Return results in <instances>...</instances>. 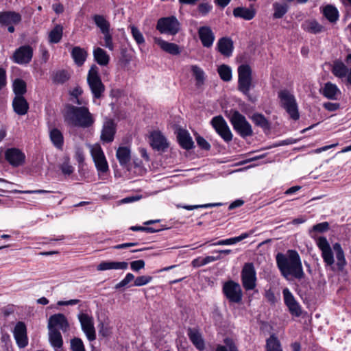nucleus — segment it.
I'll use <instances>...</instances> for the list:
<instances>
[{"instance_id": "nucleus-1", "label": "nucleus", "mask_w": 351, "mask_h": 351, "mask_svg": "<svg viewBox=\"0 0 351 351\" xmlns=\"http://www.w3.org/2000/svg\"><path fill=\"white\" fill-rule=\"evenodd\" d=\"M276 260L280 274L285 279L301 280L304 278L301 259L296 250H289L285 254L278 253Z\"/></svg>"}, {"instance_id": "nucleus-2", "label": "nucleus", "mask_w": 351, "mask_h": 351, "mask_svg": "<svg viewBox=\"0 0 351 351\" xmlns=\"http://www.w3.org/2000/svg\"><path fill=\"white\" fill-rule=\"evenodd\" d=\"M64 121L70 126L87 128L94 123V119L85 106L67 104L64 114Z\"/></svg>"}, {"instance_id": "nucleus-3", "label": "nucleus", "mask_w": 351, "mask_h": 351, "mask_svg": "<svg viewBox=\"0 0 351 351\" xmlns=\"http://www.w3.org/2000/svg\"><path fill=\"white\" fill-rule=\"evenodd\" d=\"M280 106L285 110L289 117L297 121L300 118L298 106L295 96L288 90H281L278 93Z\"/></svg>"}, {"instance_id": "nucleus-4", "label": "nucleus", "mask_w": 351, "mask_h": 351, "mask_svg": "<svg viewBox=\"0 0 351 351\" xmlns=\"http://www.w3.org/2000/svg\"><path fill=\"white\" fill-rule=\"evenodd\" d=\"M86 80L93 99L101 98L106 88L101 81L99 68L95 64L90 66L87 74Z\"/></svg>"}, {"instance_id": "nucleus-5", "label": "nucleus", "mask_w": 351, "mask_h": 351, "mask_svg": "<svg viewBox=\"0 0 351 351\" xmlns=\"http://www.w3.org/2000/svg\"><path fill=\"white\" fill-rule=\"evenodd\" d=\"M238 90L249 99L250 90L254 87L252 84V70L250 65L242 64L238 66Z\"/></svg>"}, {"instance_id": "nucleus-6", "label": "nucleus", "mask_w": 351, "mask_h": 351, "mask_svg": "<svg viewBox=\"0 0 351 351\" xmlns=\"http://www.w3.org/2000/svg\"><path fill=\"white\" fill-rule=\"evenodd\" d=\"M230 121L232 125L233 129L243 138L252 135V130L251 125L246 120L245 116L239 111L234 110Z\"/></svg>"}, {"instance_id": "nucleus-7", "label": "nucleus", "mask_w": 351, "mask_h": 351, "mask_svg": "<svg viewBox=\"0 0 351 351\" xmlns=\"http://www.w3.org/2000/svg\"><path fill=\"white\" fill-rule=\"evenodd\" d=\"M180 23L175 16L162 17L158 20L156 29L161 34L171 36L177 34L180 30Z\"/></svg>"}, {"instance_id": "nucleus-8", "label": "nucleus", "mask_w": 351, "mask_h": 351, "mask_svg": "<svg viewBox=\"0 0 351 351\" xmlns=\"http://www.w3.org/2000/svg\"><path fill=\"white\" fill-rule=\"evenodd\" d=\"M222 292L230 303L239 304L242 300L243 293L240 285L232 280L225 282Z\"/></svg>"}, {"instance_id": "nucleus-9", "label": "nucleus", "mask_w": 351, "mask_h": 351, "mask_svg": "<svg viewBox=\"0 0 351 351\" xmlns=\"http://www.w3.org/2000/svg\"><path fill=\"white\" fill-rule=\"evenodd\" d=\"M90 154L99 176L109 171L108 163L104 152L99 144L91 147Z\"/></svg>"}, {"instance_id": "nucleus-10", "label": "nucleus", "mask_w": 351, "mask_h": 351, "mask_svg": "<svg viewBox=\"0 0 351 351\" xmlns=\"http://www.w3.org/2000/svg\"><path fill=\"white\" fill-rule=\"evenodd\" d=\"M210 123L216 132L226 143H229L232 139V134L223 117L221 115L214 117Z\"/></svg>"}, {"instance_id": "nucleus-11", "label": "nucleus", "mask_w": 351, "mask_h": 351, "mask_svg": "<svg viewBox=\"0 0 351 351\" xmlns=\"http://www.w3.org/2000/svg\"><path fill=\"white\" fill-rule=\"evenodd\" d=\"M256 271L252 263H245L241 271V280L244 289L252 290L256 286Z\"/></svg>"}, {"instance_id": "nucleus-12", "label": "nucleus", "mask_w": 351, "mask_h": 351, "mask_svg": "<svg viewBox=\"0 0 351 351\" xmlns=\"http://www.w3.org/2000/svg\"><path fill=\"white\" fill-rule=\"evenodd\" d=\"M33 57V49L30 45H22L14 52L12 60L19 64H27L29 63Z\"/></svg>"}, {"instance_id": "nucleus-13", "label": "nucleus", "mask_w": 351, "mask_h": 351, "mask_svg": "<svg viewBox=\"0 0 351 351\" xmlns=\"http://www.w3.org/2000/svg\"><path fill=\"white\" fill-rule=\"evenodd\" d=\"M6 161L13 167H19L25 162V155L19 149L12 147L8 148L5 152Z\"/></svg>"}, {"instance_id": "nucleus-14", "label": "nucleus", "mask_w": 351, "mask_h": 351, "mask_svg": "<svg viewBox=\"0 0 351 351\" xmlns=\"http://www.w3.org/2000/svg\"><path fill=\"white\" fill-rule=\"evenodd\" d=\"M82 330L85 333L87 339L90 341H94L96 339V333L94 327L93 318L86 313H81L78 315Z\"/></svg>"}, {"instance_id": "nucleus-15", "label": "nucleus", "mask_w": 351, "mask_h": 351, "mask_svg": "<svg viewBox=\"0 0 351 351\" xmlns=\"http://www.w3.org/2000/svg\"><path fill=\"white\" fill-rule=\"evenodd\" d=\"M284 302L287 306L289 313L295 317H300L302 314L301 307L295 300L293 293L286 287L282 290Z\"/></svg>"}, {"instance_id": "nucleus-16", "label": "nucleus", "mask_w": 351, "mask_h": 351, "mask_svg": "<svg viewBox=\"0 0 351 351\" xmlns=\"http://www.w3.org/2000/svg\"><path fill=\"white\" fill-rule=\"evenodd\" d=\"M62 330L63 332H66L69 328V324L66 316L62 313H57L50 316L48 320V329Z\"/></svg>"}, {"instance_id": "nucleus-17", "label": "nucleus", "mask_w": 351, "mask_h": 351, "mask_svg": "<svg viewBox=\"0 0 351 351\" xmlns=\"http://www.w3.org/2000/svg\"><path fill=\"white\" fill-rule=\"evenodd\" d=\"M13 333L16 344L20 348H23L27 346V329L23 322H19L16 323Z\"/></svg>"}, {"instance_id": "nucleus-18", "label": "nucleus", "mask_w": 351, "mask_h": 351, "mask_svg": "<svg viewBox=\"0 0 351 351\" xmlns=\"http://www.w3.org/2000/svg\"><path fill=\"white\" fill-rule=\"evenodd\" d=\"M198 36L204 47H210L215 40V34L209 26H202L198 29Z\"/></svg>"}, {"instance_id": "nucleus-19", "label": "nucleus", "mask_w": 351, "mask_h": 351, "mask_svg": "<svg viewBox=\"0 0 351 351\" xmlns=\"http://www.w3.org/2000/svg\"><path fill=\"white\" fill-rule=\"evenodd\" d=\"M22 16L20 13L14 11L0 12L1 26L8 25H18L21 23Z\"/></svg>"}, {"instance_id": "nucleus-20", "label": "nucleus", "mask_w": 351, "mask_h": 351, "mask_svg": "<svg viewBox=\"0 0 351 351\" xmlns=\"http://www.w3.org/2000/svg\"><path fill=\"white\" fill-rule=\"evenodd\" d=\"M176 137L182 149L190 150L194 147V142L186 130L178 128L176 131Z\"/></svg>"}, {"instance_id": "nucleus-21", "label": "nucleus", "mask_w": 351, "mask_h": 351, "mask_svg": "<svg viewBox=\"0 0 351 351\" xmlns=\"http://www.w3.org/2000/svg\"><path fill=\"white\" fill-rule=\"evenodd\" d=\"M151 146L157 151L165 152L169 147V143L160 132L155 131L151 135Z\"/></svg>"}, {"instance_id": "nucleus-22", "label": "nucleus", "mask_w": 351, "mask_h": 351, "mask_svg": "<svg viewBox=\"0 0 351 351\" xmlns=\"http://www.w3.org/2000/svg\"><path fill=\"white\" fill-rule=\"evenodd\" d=\"M116 133V125L111 119L106 121L103 125L101 133V140L104 143H109L114 141Z\"/></svg>"}, {"instance_id": "nucleus-23", "label": "nucleus", "mask_w": 351, "mask_h": 351, "mask_svg": "<svg viewBox=\"0 0 351 351\" xmlns=\"http://www.w3.org/2000/svg\"><path fill=\"white\" fill-rule=\"evenodd\" d=\"M217 47L221 54L230 57L232 56L234 49L233 41L229 37H222L219 39Z\"/></svg>"}, {"instance_id": "nucleus-24", "label": "nucleus", "mask_w": 351, "mask_h": 351, "mask_svg": "<svg viewBox=\"0 0 351 351\" xmlns=\"http://www.w3.org/2000/svg\"><path fill=\"white\" fill-rule=\"evenodd\" d=\"M155 43L165 52L177 56L181 53L180 47L173 43H169L160 38H155Z\"/></svg>"}, {"instance_id": "nucleus-25", "label": "nucleus", "mask_w": 351, "mask_h": 351, "mask_svg": "<svg viewBox=\"0 0 351 351\" xmlns=\"http://www.w3.org/2000/svg\"><path fill=\"white\" fill-rule=\"evenodd\" d=\"M12 107L16 114L22 116L27 113L29 104L24 97H14L12 101Z\"/></svg>"}, {"instance_id": "nucleus-26", "label": "nucleus", "mask_w": 351, "mask_h": 351, "mask_svg": "<svg viewBox=\"0 0 351 351\" xmlns=\"http://www.w3.org/2000/svg\"><path fill=\"white\" fill-rule=\"evenodd\" d=\"M187 335L195 347L202 351L205 348L204 341L202 337L201 334L197 329L189 328L187 330Z\"/></svg>"}, {"instance_id": "nucleus-27", "label": "nucleus", "mask_w": 351, "mask_h": 351, "mask_svg": "<svg viewBox=\"0 0 351 351\" xmlns=\"http://www.w3.org/2000/svg\"><path fill=\"white\" fill-rule=\"evenodd\" d=\"M233 15L247 21L252 19L256 15V10L251 5L250 8L237 7L233 10Z\"/></svg>"}, {"instance_id": "nucleus-28", "label": "nucleus", "mask_w": 351, "mask_h": 351, "mask_svg": "<svg viewBox=\"0 0 351 351\" xmlns=\"http://www.w3.org/2000/svg\"><path fill=\"white\" fill-rule=\"evenodd\" d=\"M128 263L125 261H102L97 267L98 271H105L109 269H126Z\"/></svg>"}, {"instance_id": "nucleus-29", "label": "nucleus", "mask_w": 351, "mask_h": 351, "mask_svg": "<svg viewBox=\"0 0 351 351\" xmlns=\"http://www.w3.org/2000/svg\"><path fill=\"white\" fill-rule=\"evenodd\" d=\"M71 56L76 65L78 66H82L86 58H87V51L78 46H75L73 47L71 51Z\"/></svg>"}, {"instance_id": "nucleus-30", "label": "nucleus", "mask_w": 351, "mask_h": 351, "mask_svg": "<svg viewBox=\"0 0 351 351\" xmlns=\"http://www.w3.org/2000/svg\"><path fill=\"white\" fill-rule=\"evenodd\" d=\"M302 28L306 32L317 34L323 32L326 28L316 20H308L302 25Z\"/></svg>"}, {"instance_id": "nucleus-31", "label": "nucleus", "mask_w": 351, "mask_h": 351, "mask_svg": "<svg viewBox=\"0 0 351 351\" xmlns=\"http://www.w3.org/2000/svg\"><path fill=\"white\" fill-rule=\"evenodd\" d=\"M130 149L127 147H119L116 153V156L121 167H126L131 159Z\"/></svg>"}, {"instance_id": "nucleus-32", "label": "nucleus", "mask_w": 351, "mask_h": 351, "mask_svg": "<svg viewBox=\"0 0 351 351\" xmlns=\"http://www.w3.org/2000/svg\"><path fill=\"white\" fill-rule=\"evenodd\" d=\"M93 57L95 61L100 66H106L110 62L109 55L100 47H97L93 50Z\"/></svg>"}, {"instance_id": "nucleus-33", "label": "nucleus", "mask_w": 351, "mask_h": 351, "mask_svg": "<svg viewBox=\"0 0 351 351\" xmlns=\"http://www.w3.org/2000/svg\"><path fill=\"white\" fill-rule=\"evenodd\" d=\"M92 19L95 25L99 29L101 33L110 30V23L106 17L101 14H94Z\"/></svg>"}, {"instance_id": "nucleus-34", "label": "nucleus", "mask_w": 351, "mask_h": 351, "mask_svg": "<svg viewBox=\"0 0 351 351\" xmlns=\"http://www.w3.org/2000/svg\"><path fill=\"white\" fill-rule=\"evenodd\" d=\"M49 137L54 147L62 150L64 145V136L62 132L58 128H53L49 132Z\"/></svg>"}, {"instance_id": "nucleus-35", "label": "nucleus", "mask_w": 351, "mask_h": 351, "mask_svg": "<svg viewBox=\"0 0 351 351\" xmlns=\"http://www.w3.org/2000/svg\"><path fill=\"white\" fill-rule=\"evenodd\" d=\"M71 77L68 71L65 69L54 71L51 74V80L55 84H63Z\"/></svg>"}, {"instance_id": "nucleus-36", "label": "nucleus", "mask_w": 351, "mask_h": 351, "mask_svg": "<svg viewBox=\"0 0 351 351\" xmlns=\"http://www.w3.org/2000/svg\"><path fill=\"white\" fill-rule=\"evenodd\" d=\"M321 93L327 99H336L337 95L340 93V91L337 85L331 82H327L324 84Z\"/></svg>"}, {"instance_id": "nucleus-37", "label": "nucleus", "mask_w": 351, "mask_h": 351, "mask_svg": "<svg viewBox=\"0 0 351 351\" xmlns=\"http://www.w3.org/2000/svg\"><path fill=\"white\" fill-rule=\"evenodd\" d=\"M49 340L53 348H61L62 347V337L58 329L49 330Z\"/></svg>"}, {"instance_id": "nucleus-38", "label": "nucleus", "mask_w": 351, "mask_h": 351, "mask_svg": "<svg viewBox=\"0 0 351 351\" xmlns=\"http://www.w3.org/2000/svg\"><path fill=\"white\" fill-rule=\"evenodd\" d=\"M333 249L336 252L337 266L338 269L339 271H343L345 265H346L343 250L339 243H336L333 245Z\"/></svg>"}, {"instance_id": "nucleus-39", "label": "nucleus", "mask_w": 351, "mask_h": 351, "mask_svg": "<svg viewBox=\"0 0 351 351\" xmlns=\"http://www.w3.org/2000/svg\"><path fill=\"white\" fill-rule=\"evenodd\" d=\"M323 15L330 23H336L339 19V12L337 9L332 5H327L323 8Z\"/></svg>"}, {"instance_id": "nucleus-40", "label": "nucleus", "mask_w": 351, "mask_h": 351, "mask_svg": "<svg viewBox=\"0 0 351 351\" xmlns=\"http://www.w3.org/2000/svg\"><path fill=\"white\" fill-rule=\"evenodd\" d=\"M266 351H283L281 343L276 335L272 334L266 340Z\"/></svg>"}, {"instance_id": "nucleus-41", "label": "nucleus", "mask_w": 351, "mask_h": 351, "mask_svg": "<svg viewBox=\"0 0 351 351\" xmlns=\"http://www.w3.org/2000/svg\"><path fill=\"white\" fill-rule=\"evenodd\" d=\"M62 34L63 27L60 24L56 25L49 34V42L58 43L62 38Z\"/></svg>"}, {"instance_id": "nucleus-42", "label": "nucleus", "mask_w": 351, "mask_h": 351, "mask_svg": "<svg viewBox=\"0 0 351 351\" xmlns=\"http://www.w3.org/2000/svg\"><path fill=\"white\" fill-rule=\"evenodd\" d=\"M12 86L15 97H23V95L27 92L26 82L21 78L14 80Z\"/></svg>"}, {"instance_id": "nucleus-43", "label": "nucleus", "mask_w": 351, "mask_h": 351, "mask_svg": "<svg viewBox=\"0 0 351 351\" xmlns=\"http://www.w3.org/2000/svg\"><path fill=\"white\" fill-rule=\"evenodd\" d=\"M191 70L193 73V75L195 79V85L197 87H200L204 84L206 79L205 73L200 67L197 65H192Z\"/></svg>"}, {"instance_id": "nucleus-44", "label": "nucleus", "mask_w": 351, "mask_h": 351, "mask_svg": "<svg viewBox=\"0 0 351 351\" xmlns=\"http://www.w3.org/2000/svg\"><path fill=\"white\" fill-rule=\"evenodd\" d=\"M220 78L224 82H230L232 77V69L227 64H221L217 68Z\"/></svg>"}, {"instance_id": "nucleus-45", "label": "nucleus", "mask_w": 351, "mask_h": 351, "mask_svg": "<svg viewBox=\"0 0 351 351\" xmlns=\"http://www.w3.org/2000/svg\"><path fill=\"white\" fill-rule=\"evenodd\" d=\"M332 73L335 76L343 78L347 76L348 69L343 62H335L332 69Z\"/></svg>"}, {"instance_id": "nucleus-46", "label": "nucleus", "mask_w": 351, "mask_h": 351, "mask_svg": "<svg viewBox=\"0 0 351 351\" xmlns=\"http://www.w3.org/2000/svg\"><path fill=\"white\" fill-rule=\"evenodd\" d=\"M249 236L248 233H243L241 235L227 239L219 240L217 242L213 243V245H233L241 241L242 240L246 239Z\"/></svg>"}, {"instance_id": "nucleus-47", "label": "nucleus", "mask_w": 351, "mask_h": 351, "mask_svg": "<svg viewBox=\"0 0 351 351\" xmlns=\"http://www.w3.org/2000/svg\"><path fill=\"white\" fill-rule=\"evenodd\" d=\"M223 342L225 345H217L215 351H239L236 343L231 338H225Z\"/></svg>"}, {"instance_id": "nucleus-48", "label": "nucleus", "mask_w": 351, "mask_h": 351, "mask_svg": "<svg viewBox=\"0 0 351 351\" xmlns=\"http://www.w3.org/2000/svg\"><path fill=\"white\" fill-rule=\"evenodd\" d=\"M274 19H280L282 18L288 10V5L285 3L280 4L276 3L274 4Z\"/></svg>"}, {"instance_id": "nucleus-49", "label": "nucleus", "mask_w": 351, "mask_h": 351, "mask_svg": "<svg viewBox=\"0 0 351 351\" xmlns=\"http://www.w3.org/2000/svg\"><path fill=\"white\" fill-rule=\"evenodd\" d=\"M131 34L138 45L145 44L144 36L138 27L134 25L131 26Z\"/></svg>"}, {"instance_id": "nucleus-50", "label": "nucleus", "mask_w": 351, "mask_h": 351, "mask_svg": "<svg viewBox=\"0 0 351 351\" xmlns=\"http://www.w3.org/2000/svg\"><path fill=\"white\" fill-rule=\"evenodd\" d=\"M153 279L150 276H140L134 279V285L136 287H141L147 285Z\"/></svg>"}, {"instance_id": "nucleus-51", "label": "nucleus", "mask_w": 351, "mask_h": 351, "mask_svg": "<svg viewBox=\"0 0 351 351\" xmlns=\"http://www.w3.org/2000/svg\"><path fill=\"white\" fill-rule=\"evenodd\" d=\"M322 256L327 265L331 266L334 264V256L331 248L322 251Z\"/></svg>"}, {"instance_id": "nucleus-52", "label": "nucleus", "mask_w": 351, "mask_h": 351, "mask_svg": "<svg viewBox=\"0 0 351 351\" xmlns=\"http://www.w3.org/2000/svg\"><path fill=\"white\" fill-rule=\"evenodd\" d=\"M71 348L72 351H85L83 341L81 339L75 337L71 341Z\"/></svg>"}, {"instance_id": "nucleus-53", "label": "nucleus", "mask_w": 351, "mask_h": 351, "mask_svg": "<svg viewBox=\"0 0 351 351\" xmlns=\"http://www.w3.org/2000/svg\"><path fill=\"white\" fill-rule=\"evenodd\" d=\"M101 34L104 35V40L105 42L104 46L109 50L112 51L114 49V44L112 42V36L110 33V30Z\"/></svg>"}, {"instance_id": "nucleus-54", "label": "nucleus", "mask_w": 351, "mask_h": 351, "mask_svg": "<svg viewBox=\"0 0 351 351\" xmlns=\"http://www.w3.org/2000/svg\"><path fill=\"white\" fill-rule=\"evenodd\" d=\"M221 205H222L221 203H210L201 205H184L181 207L188 210H192L199 208H211L215 206H219Z\"/></svg>"}, {"instance_id": "nucleus-55", "label": "nucleus", "mask_w": 351, "mask_h": 351, "mask_svg": "<svg viewBox=\"0 0 351 351\" xmlns=\"http://www.w3.org/2000/svg\"><path fill=\"white\" fill-rule=\"evenodd\" d=\"M195 140L197 142V145L204 150L208 151L210 149V143L202 136H201L199 134H197L195 136Z\"/></svg>"}, {"instance_id": "nucleus-56", "label": "nucleus", "mask_w": 351, "mask_h": 351, "mask_svg": "<svg viewBox=\"0 0 351 351\" xmlns=\"http://www.w3.org/2000/svg\"><path fill=\"white\" fill-rule=\"evenodd\" d=\"M134 276L131 273H128L125 277L115 285L114 288L116 289H120L121 288L127 286L131 281L134 280Z\"/></svg>"}, {"instance_id": "nucleus-57", "label": "nucleus", "mask_w": 351, "mask_h": 351, "mask_svg": "<svg viewBox=\"0 0 351 351\" xmlns=\"http://www.w3.org/2000/svg\"><path fill=\"white\" fill-rule=\"evenodd\" d=\"M213 9V5L209 3H201L197 6V10L202 16L207 15Z\"/></svg>"}, {"instance_id": "nucleus-58", "label": "nucleus", "mask_w": 351, "mask_h": 351, "mask_svg": "<svg viewBox=\"0 0 351 351\" xmlns=\"http://www.w3.org/2000/svg\"><path fill=\"white\" fill-rule=\"evenodd\" d=\"M317 245L319 248V250L322 252L324 250H327L330 247L329 243L327 239L324 237H319L317 240Z\"/></svg>"}, {"instance_id": "nucleus-59", "label": "nucleus", "mask_w": 351, "mask_h": 351, "mask_svg": "<svg viewBox=\"0 0 351 351\" xmlns=\"http://www.w3.org/2000/svg\"><path fill=\"white\" fill-rule=\"evenodd\" d=\"M330 225L328 222H322L315 224L312 228V231L318 232H324L329 230Z\"/></svg>"}, {"instance_id": "nucleus-60", "label": "nucleus", "mask_w": 351, "mask_h": 351, "mask_svg": "<svg viewBox=\"0 0 351 351\" xmlns=\"http://www.w3.org/2000/svg\"><path fill=\"white\" fill-rule=\"evenodd\" d=\"M7 86V72L5 69L0 66V91Z\"/></svg>"}, {"instance_id": "nucleus-61", "label": "nucleus", "mask_w": 351, "mask_h": 351, "mask_svg": "<svg viewBox=\"0 0 351 351\" xmlns=\"http://www.w3.org/2000/svg\"><path fill=\"white\" fill-rule=\"evenodd\" d=\"M145 263L143 260L134 261L130 263V267L134 271H138L145 267Z\"/></svg>"}, {"instance_id": "nucleus-62", "label": "nucleus", "mask_w": 351, "mask_h": 351, "mask_svg": "<svg viewBox=\"0 0 351 351\" xmlns=\"http://www.w3.org/2000/svg\"><path fill=\"white\" fill-rule=\"evenodd\" d=\"M60 169L63 174L70 176L74 171V168L68 162H64L60 167Z\"/></svg>"}, {"instance_id": "nucleus-63", "label": "nucleus", "mask_w": 351, "mask_h": 351, "mask_svg": "<svg viewBox=\"0 0 351 351\" xmlns=\"http://www.w3.org/2000/svg\"><path fill=\"white\" fill-rule=\"evenodd\" d=\"M75 157L77 162H78L79 167H82L84 166L85 160L83 151L81 149H77L75 151Z\"/></svg>"}, {"instance_id": "nucleus-64", "label": "nucleus", "mask_w": 351, "mask_h": 351, "mask_svg": "<svg viewBox=\"0 0 351 351\" xmlns=\"http://www.w3.org/2000/svg\"><path fill=\"white\" fill-rule=\"evenodd\" d=\"M51 191H47V190H27V191H19L16 190L14 191V193H20V194H46V193H50Z\"/></svg>"}]
</instances>
